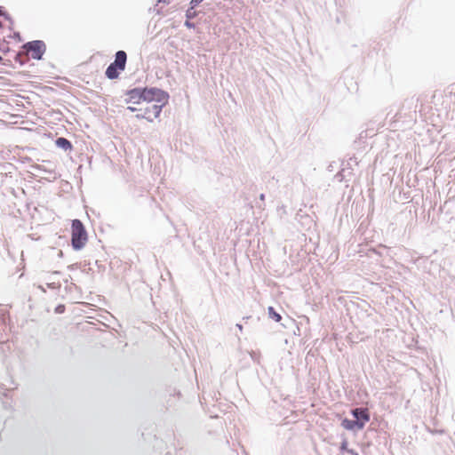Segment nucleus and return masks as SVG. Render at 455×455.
I'll list each match as a JSON object with an SVG mask.
<instances>
[{
    "label": "nucleus",
    "instance_id": "f03ea898",
    "mask_svg": "<svg viewBox=\"0 0 455 455\" xmlns=\"http://www.w3.org/2000/svg\"><path fill=\"white\" fill-rule=\"evenodd\" d=\"M168 100L167 94L164 92V100L163 101H159L157 100H154L151 104H143L140 108H137L134 106H128L127 109L132 112H140L137 114V118H145L150 122L154 119L157 118L162 111V108L166 104Z\"/></svg>",
    "mask_w": 455,
    "mask_h": 455
},
{
    "label": "nucleus",
    "instance_id": "f257e3e1",
    "mask_svg": "<svg viewBox=\"0 0 455 455\" xmlns=\"http://www.w3.org/2000/svg\"><path fill=\"white\" fill-rule=\"evenodd\" d=\"M154 100L163 101L164 92L156 88H135L127 92L125 102L131 106H142L143 104H151Z\"/></svg>",
    "mask_w": 455,
    "mask_h": 455
},
{
    "label": "nucleus",
    "instance_id": "9d476101",
    "mask_svg": "<svg viewBox=\"0 0 455 455\" xmlns=\"http://www.w3.org/2000/svg\"><path fill=\"white\" fill-rule=\"evenodd\" d=\"M27 57H28V54H27L26 51L20 52L19 53H17V55L15 57V60L20 64H23L25 62V60H27Z\"/></svg>",
    "mask_w": 455,
    "mask_h": 455
},
{
    "label": "nucleus",
    "instance_id": "f8f14e48",
    "mask_svg": "<svg viewBox=\"0 0 455 455\" xmlns=\"http://www.w3.org/2000/svg\"><path fill=\"white\" fill-rule=\"evenodd\" d=\"M2 61V57L0 56V62Z\"/></svg>",
    "mask_w": 455,
    "mask_h": 455
},
{
    "label": "nucleus",
    "instance_id": "423d86ee",
    "mask_svg": "<svg viewBox=\"0 0 455 455\" xmlns=\"http://www.w3.org/2000/svg\"><path fill=\"white\" fill-rule=\"evenodd\" d=\"M353 416L359 423V429H363L365 424L370 420V413L367 408H356L352 411Z\"/></svg>",
    "mask_w": 455,
    "mask_h": 455
},
{
    "label": "nucleus",
    "instance_id": "7ed1b4c3",
    "mask_svg": "<svg viewBox=\"0 0 455 455\" xmlns=\"http://www.w3.org/2000/svg\"><path fill=\"white\" fill-rule=\"evenodd\" d=\"M86 242L87 233L83 223L79 220H74L72 221L71 230V243L73 248L80 250L85 245Z\"/></svg>",
    "mask_w": 455,
    "mask_h": 455
},
{
    "label": "nucleus",
    "instance_id": "1a4fd4ad",
    "mask_svg": "<svg viewBox=\"0 0 455 455\" xmlns=\"http://www.w3.org/2000/svg\"><path fill=\"white\" fill-rule=\"evenodd\" d=\"M268 316L275 320L276 323H279L282 320V316L280 314L275 312L273 307H268L267 308Z\"/></svg>",
    "mask_w": 455,
    "mask_h": 455
},
{
    "label": "nucleus",
    "instance_id": "9b49d317",
    "mask_svg": "<svg viewBox=\"0 0 455 455\" xmlns=\"http://www.w3.org/2000/svg\"><path fill=\"white\" fill-rule=\"evenodd\" d=\"M204 0H192L191 1V4L193 5H196L198 4H200L201 2H203Z\"/></svg>",
    "mask_w": 455,
    "mask_h": 455
},
{
    "label": "nucleus",
    "instance_id": "6e6552de",
    "mask_svg": "<svg viewBox=\"0 0 455 455\" xmlns=\"http://www.w3.org/2000/svg\"><path fill=\"white\" fill-rule=\"evenodd\" d=\"M56 145L59 147V148H61L65 150H68V149H71L72 148V145L70 143L69 140H68L67 139L65 138H58L55 141Z\"/></svg>",
    "mask_w": 455,
    "mask_h": 455
},
{
    "label": "nucleus",
    "instance_id": "0eeeda50",
    "mask_svg": "<svg viewBox=\"0 0 455 455\" xmlns=\"http://www.w3.org/2000/svg\"><path fill=\"white\" fill-rule=\"evenodd\" d=\"M341 426L347 430H354L355 428L359 429V423L357 421L347 419H344L342 420Z\"/></svg>",
    "mask_w": 455,
    "mask_h": 455
},
{
    "label": "nucleus",
    "instance_id": "39448f33",
    "mask_svg": "<svg viewBox=\"0 0 455 455\" xmlns=\"http://www.w3.org/2000/svg\"><path fill=\"white\" fill-rule=\"evenodd\" d=\"M23 49L27 54H30L34 60H41L45 52L46 46L43 41L36 40L25 44Z\"/></svg>",
    "mask_w": 455,
    "mask_h": 455
},
{
    "label": "nucleus",
    "instance_id": "20e7f679",
    "mask_svg": "<svg viewBox=\"0 0 455 455\" xmlns=\"http://www.w3.org/2000/svg\"><path fill=\"white\" fill-rule=\"evenodd\" d=\"M126 60V52L124 51H118L116 53L115 61L111 63L106 70V76L109 79L117 78L119 76L120 72L125 69Z\"/></svg>",
    "mask_w": 455,
    "mask_h": 455
}]
</instances>
